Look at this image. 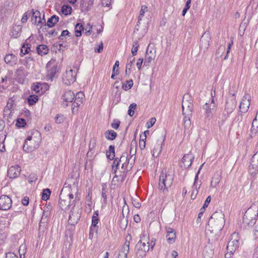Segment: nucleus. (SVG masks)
I'll use <instances>...</instances> for the list:
<instances>
[{
	"label": "nucleus",
	"instance_id": "obj_55",
	"mask_svg": "<svg viewBox=\"0 0 258 258\" xmlns=\"http://www.w3.org/2000/svg\"><path fill=\"white\" fill-rule=\"evenodd\" d=\"M26 125V120L23 118H17V127H24Z\"/></svg>",
	"mask_w": 258,
	"mask_h": 258
},
{
	"label": "nucleus",
	"instance_id": "obj_58",
	"mask_svg": "<svg viewBox=\"0 0 258 258\" xmlns=\"http://www.w3.org/2000/svg\"><path fill=\"white\" fill-rule=\"evenodd\" d=\"M156 120L155 118H154V117L151 118L150 119V121H148L146 124L147 128H149L151 127H152L155 123Z\"/></svg>",
	"mask_w": 258,
	"mask_h": 258
},
{
	"label": "nucleus",
	"instance_id": "obj_27",
	"mask_svg": "<svg viewBox=\"0 0 258 258\" xmlns=\"http://www.w3.org/2000/svg\"><path fill=\"white\" fill-rule=\"evenodd\" d=\"M94 5V0H82L81 8L82 12H87L91 10Z\"/></svg>",
	"mask_w": 258,
	"mask_h": 258
},
{
	"label": "nucleus",
	"instance_id": "obj_4",
	"mask_svg": "<svg viewBox=\"0 0 258 258\" xmlns=\"http://www.w3.org/2000/svg\"><path fill=\"white\" fill-rule=\"evenodd\" d=\"M16 98L15 96L10 98L4 110V117L11 125L13 124L16 120V115L15 113L16 107Z\"/></svg>",
	"mask_w": 258,
	"mask_h": 258
},
{
	"label": "nucleus",
	"instance_id": "obj_14",
	"mask_svg": "<svg viewBox=\"0 0 258 258\" xmlns=\"http://www.w3.org/2000/svg\"><path fill=\"white\" fill-rule=\"evenodd\" d=\"M211 37L209 32H205L202 36L200 40V48L201 51L205 52L207 51L210 46Z\"/></svg>",
	"mask_w": 258,
	"mask_h": 258
},
{
	"label": "nucleus",
	"instance_id": "obj_16",
	"mask_svg": "<svg viewBox=\"0 0 258 258\" xmlns=\"http://www.w3.org/2000/svg\"><path fill=\"white\" fill-rule=\"evenodd\" d=\"M250 103V96L248 94H245L240 102L239 108L240 112L245 113L247 111Z\"/></svg>",
	"mask_w": 258,
	"mask_h": 258
},
{
	"label": "nucleus",
	"instance_id": "obj_25",
	"mask_svg": "<svg viewBox=\"0 0 258 258\" xmlns=\"http://www.w3.org/2000/svg\"><path fill=\"white\" fill-rule=\"evenodd\" d=\"M152 155L157 157L162 151V143L157 141L153 142L152 143Z\"/></svg>",
	"mask_w": 258,
	"mask_h": 258
},
{
	"label": "nucleus",
	"instance_id": "obj_42",
	"mask_svg": "<svg viewBox=\"0 0 258 258\" xmlns=\"http://www.w3.org/2000/svg\"><path fill=\"white\" fill-rule=\"evenodd\" d=\"M191 115H185L184 118L183 126L185 130H187L189 128L191 125V121L190 117Z\"/></svg>",
	"mask_w": 258,
	"mask_h": 258
},
{
	"label": "nucleus",
	"instance_id": "obj_50",
	"mask_svg": "<svg viewBox=\"0 0 258 258\" xmlns=\"http://www.w3.org/2000/svg\"><path fill=\"white\" fill-rule=\"evenodd\" d=\"M38 101V96L36 95H30L28 98V102L31 105L34 104Z\"/></svg>",
	"mask_w": 258,
	"mask_h": 258
},
{
	"label": "nucleus",
	"instance_id": "obj_23",
	"mask_svg": "<svg viewBox=\"0 0 258 258\" xmlns=\"http://www.w3.org/2000/svg\"><path fill=\"white\" fill-rule=\"evenodd\" d=\"M131 240L132 237L131 235L128 234L126 236L125 241L121 248L119 255H123L125 258H127V254L130 250V241Z\"/></svg>",
	"mask_w": 258,
	"mask_h": 258
},
{
	"label": "nucleus",
	"instance_id": "obj_51",
	"mask_svg": "<svg viewBox=\"0 0 258 258\" xmlns=\"http://www.w3.org/2000/svg\"><path fill=\"white\" fill-rule=\"evenodd\" d=\"M139 47V44L138 41H135L133 43L132 49V53L135 56L137 54L138 50Z\"/></svg>",
	"mask_w": 258,
	"mask_h": 258
},
{
	"label": "nucleus",
	"instance_id": "obj_60",
	"mask_svg": "<svg viewBox=\"0 0 258 258\" xmlns=\"http://www.w3.org/2000/svg\"><path fill=\"white\" fill-rule=\"evenodd\" d=\"M55 120L57 123H60L63 121V117L62 115L57 114L55 117Z\"/></svg>",
	"mask_w": 258,
	"mask_h": 258
},
{
	"label": "nucleus",
	"instance_id": "obj_63",
	"mask_svg": "<svg viewBox=\"0 0 258 258\" xmlns=\"http://www.w3.org/2000/svg\"><path fill=\"white\" fill-rule=\"evenodd\" d=\"M21 203L23 205L25 206H27L29 205V199L27 197H25L22 200Z\"/></svg>",
	"mask_w": 258,
	"mask_h": 258
},
{
	"label": "nucleus",
	"instance_id": "obj_26",
	"mask_svg": "<svg viewBox=\"0 0 258 258\" xmlns=\"http://www.w3.org/2000/svg\"><path fill=\"white\" fill-rule=\"evenodd\" d=\"M135 160V156L133 157V155H132L130 159L127 158V161L125 162L124 164H122L121 169L123 170V172H127L133 166Z\"/></svg>",
	"mask_w": 258,
	"mask_h": 258
},
{
	"label": "nucleus",
	"instance_id": "obj_29",
	"mask_svg": "<svg viewBox=\"0 0 258 258\" xmlns=\"http://www.w3.org/2000/svg\"><path fill=\"white\" fill-rule=\"evenodd\" d=\"M167 234L166 235L167 240L169 243H172L175 241V232L174 229L172 228H168L167 230Z\"/></svg>",
	"mask_w": 258,
	"mask_h": 258
},
{
	"label": "nucleus",
	"instance_id": "obj_12",
	"mask_svg": "<svg viewBox=\"0 0 258 258\" xmlns=\"http://www.w3.org/2000/svg\"><path fill=\"white\" fill-rule=\"evenodd\" d=\"M81 217L80 209L79 207H73L71 211L68 222L70 225H74Z\"/></svg>",
	"mask_w": 258,
	"mask_h": 258
},
{
	"label": "nucleus",
	"instance_id": "obj_32",
	"mask_svg": "<svg viewBox=\"0 0 258 258\" xmlns=\"http://www.w3.org/2000/svg\"><path fill=\"white\" fill-rule=\"evenodd\" d=\"M147 9H148L147 7L146 6H142L141 11L140 12V15H139V18H138V23L137 24V25L136 26V27H135V29L136 30H139V24L140 23V21L142 20V18L144 17L145 12H146L147 11Z\"/></svg>",
	"mask_w": 258,
	"mask_h": 258
},
{
	"label": "nucleus",
	"instance_id": "obj_5",
	"mask_svg": "<svg viewBox=\"0 0 258 258\" xmlns=\"http://www.w3.org/2000/svg\"><path fill=\"white\" fill-rule=\"evenodd\" d=\"M173 176L171 174L167 173L166 172L162 171L159 177V189L163 193H166L168 191L173 183Z\"/></svg>",
	"mask_w": 258,
	"mask_h": 258
},
{
	"label": "nucleus",
	"instance_id": "obj_48",
	"mask_svg": "<svg viewBox=\"0 0 258 258\" xmlns=\"http://www.w3.org/2000/svg\"><path fill=\"white\" fill-rule=\"evenodd\" d=\"M126 84H123L122 88L125 91L130 90L133 85V81L132 80L126 81Z\"/></svg>",
	"mask_w": 258,
	"mask_h": 258
},
{
	"label": "nucleus",
	"instance_id": "obj_62",
	"mask_svg": "<svg viewBox=\"0 0 258 258\" xmlns=\"http://www.w3.org/2000/svg\"><path fill=\"white\" fill-rule=\"evenodd\" d=\"M6 258H16V254L14 252L9 251L6 253Z\"/></svg>",
	"mask_w": 258,
	"mask_h": 258
},
{
	"label": "nucleus",
	"instance_id": "obj_31",
	"mask_svg": "<svg viewBox=\"0 0 258 258\" xmlns=\"http://www.w3.org/2000/svg\"><path fill=\"white\" fill-rule=\"evenodd\" d=\"M48 50V47L45 45L41 44L37 47V51L38 54L41 56L47 54Z\"/></svg>",
	"mask_w": 258,
	"mask_h": 258
},
{
	"label": "nucleus",
	"instance_id": "obj_7",
	"mask_svg": "<svg viewBox=\"0 0 258 258\" xmlns=\"http://www.w3.org/2000/svg\"><path fill=\"white\" fill-rule=\"evenodd\" d=\"M46 68L47 70V78L52 80L55 77L56 74L58 72V67L55 60L51 59L46 64Z\"/></svg>",
	"mask_w": 258,
	"mask_h": 258
},
{
	"label": "nucleus",
	"instance_id": "obj_45",
	"mask_svg": "<svg viewBox=\"0 0 258 258\" xmlns=\"http://www.w3.org/2000/svg\"><path fill=\"white\" fill-rule=\"evenodd\" d=\"M119 61L116 60L115 62V64L113 66V69H112V73L111 76V79H114L115 76L118 74V70L117 69L115 70L116 68H118L119 67Z\"/></svg>",
	"mask_w": 258,
	"mask_h": 258
},
{
	"label": "nucleus",
	"instance_id": "obj_52",
	"mask_svg": "<svg viewBox=\"0 0 258 258\" xmlns=\"http://www.w3.org/2000/svg\"><path fill=\"white\" fill-rule=\"evenodd\" d=\"M127 221L124 217L121 218L119 220V226L122 229H125L127 227Z\"/></svg>",
	"mask_w": 258,
	"mask_h": 258
},
{
	"label": "nucleus",
	"instance_id": "obj_37",
	"mask_svg": "<svg viewBox=\"0 0 258 258\" xmlns=\"http://www.w3.org/2000/svg\"><path fill=\"white\" fill-rule=\"evenodd\" d=\"M106 156L110 160H113L115 157V151L114 146L110 145L109 147L108 150L106 151Z\"/></svg>",
	"mask_w": 258,
	"mask_h": 258
},
{
	"label": "nucleus",
	"instance_id": "obj_44",
	"mask_svg": "<svg viewBox=\"0 0 258 258\" xmlns=\"http://www.w3.org/2000/svg\"><path fill=\"white\" fill-rule=\"evenodd\" d=\"M50 194L51 191L49 189L46 188L44 189L42 194V199L44 201H47L49 198Z\"/></svg>",
	"mask_w": 258,
	"mask_h": 258
},
{
	"label": "nucleus",
	"instance_id": "obj_3",
	"mask_svg": "<svg viewBox=\"0 0 258 258\" xmlns=\"http://www.w3.org/2000/svg\"><path fill=\"white\" fill-rule=\"evenodd\" d=\"M224 215L222 211L215 212L209 220L208 227L211 231L221 230L225 224Z\"/></svg>",
	"mask_w": 258,
	"mask_h": 258
},
{
	"label": "nucleus",
	"instance_id": "obj_39",
	"mask_svg": "<svg viewBox=\"0 0 258 258\" xmlns=\"http://www.w3.org/2000/svg\"><path fill=\"white\" fill-rule=\"evenodd\" d=\"M220 176L219 174L215 175L211 181V186L215 188L217 186L220 181Z\"/></svg>",
	"mask_w": 258,
	"mask_h": 258
},
{
	"label": "nucleus",
	"instance_id": "obj_21",
	"mask_svg": "<svg viewBox=\"0 0 258 258\" xmlns=\"http://www.w3.org/2000/svg\"><path fill=\"white\" fill-rule=\"evenodd\" d=\"M84 94L82 92H78L76 94L75 96L74 101L72 103V112L75 113L78 111V107L83 103V102Z\"/></svg>",
	"mask_w": 258,
	"mask_h": 258
},
{
	"label": "nucleus",
	"instance_id": "obj_35",
	"mask_svg": "<svg viewBox=\"0 0 258 258\" xmlns=\"http://www.w3.org/2000/svg\"><path fill=\"white\" fill-rule=\"evenodd\" d=\"M104 136L108 140H113L117 137V134L113 130H107L105 132Z\"/></svg>",
	"mask_w": 258,
	"mask_h": 258
},
{
	"label": "nucleus",
	"instance_id": "obj_33",
	"mask_svg": "<svg viewBox=\"0 0 258 258\" xmlns=\"http://www.w3.org/2000/svg\"><path fill=\"white\" fill-rule=\"evenodd\" d=\"M58 20L59 17L56 15H53L47 20V25L49 28L52 27Z\"/></svg>",
	"mask_w": 258,
	"mask_h": 258
},
{
	"label": "nucleus",
	"instance_id": "obj_40",
	"mask_svg": "<svg viewBox=\"0 0 258 258\" xmlns=\"http://www.w3.org/2000/svg\"><path fill=\"white\" fill-rule=\"evenodd\" d=\"M98 221V213L97 211H96L94 213L92 218V225L91 228H92V227L96 228Z\"/></svg>",
	"mask_w": 258,
	"mask_h": 258
},
{
	"label": "nucleus",
	"instance_id": "obj_24",
	"mask_svg": "<svg viewBox=\"0 0 258 258\" xmlns=\"http://www.w3.org/2000/svg\"><path fill=\"white\" fill-rule=\"evenodd\" d=\"M194 159V156L191 152L184 155L182 159V163L183 164V167L186 168H189L191 166Z\"/></svg>",
	"mask_w": 258,
	"mask_h": 258
},
{
	"label": "nucleus",
	"instance_id": "obj_34",
	"mask_svg": "<svg viewBox=\"0 0 258 258\" xmlns=\"http://www.w3.org/2000/svg\"><path fill=\"white\" fill-rule=\"evenodd\" d=\"M213 255V251L210 247L206 246L203 251L204 258H211Z\"/></svg>",
	"mask_w": 258,
	"mask_h": 258
},
{
	"label": "nucleus",
	"instance_id": "obj_38",
	"mask_svg": "<svg viewBox=\"0 0 258 258\" xmlns=\"http://www.w3.org/2000/svg\"><path fill=\"white\" fill-rule=\"evenodd\" d=\"M8 176L12 179H14L16 177V167L15 166H12L8 170Z\"/></svg>",
	"mask_w": 258,
	"mask_h": 258
},
{
	"label": "nucleus",
	"instance_id": "obj_56",
	"mask_svg": "<svg viewBox=\"0 0 258 258\" xmlns=\"http://www.w3.org/2000/svg\"><path fill=\"white\" fill-rule=\"evenodd\" d=\"M134 61H135V58L133 57V56L130 57L128 59V62L126 64V69H128V70L130 71Z\"/></svg>",
	"mask_w": 258,
	"mask_h": 258
},
{
	"label": "nucleus",
	"instance_id": "obj_19",
	"mask_svg": "<svg viewBox=\"0 0 258 258\" xmlns=\"http://www.w3.org/2000/svg\"><path fill=\"white\" fill-rule=\"evenodd\" d=\"M12 201L11 199L5 195L0 197V210H7L12 206Z\"/></svg>",
	"mask_w": 258,
	"mask_h": 258
},
{
	"label": "nucleus",
	"instance_id": "obj_41",
	"mask_svg": "<svg viewBox=\"0 0 258 258\" xmlns=\"http://www.w3.org/2000/svg\"><path fill=\"white\" fill-rule=\"evenodd\" d=\"M30 50V47L28 43L24 44L21 49L20 55L23 56V55L29 53Z\"/></svg>",
	"mask_w": 258,
	"mask_h": 258
},
{
	"label": "nucleus",
	"instance_id": "obj_36",
	"mask_svg": "<svg viewBox=\"0 0 258 258\" xmlns=\"http://www.w3.org/2000/svg\"><path fill=\"white\" fill-rule=\"evenodd\" d=\"M96 145V140L95 139H91L89 145V151L87 154L88 156L91 155L93 154L94 152L92 151L94 149Z\"/></svg>",
	"mask_w": 258,
	"mask_h": 258
},
{
	"label": "nucleus",
	"instance_id": "obj_59",
	"mask_svg": "<svg viewBox=\"0 0 258 258\" xmlns=\"http://www.w3.org/2000/svg\"><path fill=\"white\" fill-rule=\"evenodd\" d=\"M211 197H210V196H208V197L207 198V199H206V201H205V203H204V204L203 207V208L201 209V210H205V209L206 207H207L208 206V205H209V203H210V201H211Z\"/></svg>",
	"mask_w": 258,
	"mask_h": 258
},
{
	"label": "nucleus",
	"instance_id": "obj_6",
	"mask_svg": "<svg viewBox=\"0 0 258 258\" xmlns=\"http://www.w3.org/2000/svg\"><path fill=\"white\" fill-rule=\"evenodd\" d=\"M258 210L249 208L246 210L243 217V224L245 227H252L256 221Z\"/></svg>",
	"mask_w": 258,
	"mask_h": 258
},
{
	"label": "nucleus",
	"instance_id": "obj_30",
	"mask_svg": "<svg viewBox=\"0 0 258 258\" xmlns=\"http://www.w3.org/2000/svg\"><path fill=\"white\" fill-rule=\"evenodd\" d=\"M5 61L7 64L12 66L16 63V57L13 54H8L5 57Z\"/></svg>",
	"mask_w": 258,
	"mask_h": 258
},
{
	"label": "nucleus",
	"instance_id": "obj_43",
	"mask_svg": "<svg viewBox=\"0 0 258 258\" xmlns=\"http://www.w3.org/2000/svg\"><path fill=\"white\" fill-rule=\"evenodd\" d=\"M83 30L84 27L83 25L80 23L77 24L75 27L76 36L77 37L80 36L81 35L82 31Z\"/></svg>",
	"mask_w": 258,
	"mask_h": 258
},
{
	"label": "nucleus",
	"instance_id": "obj_17",
	"mask_svg": "<svg viewBox=\"0 0 258 258\" xmlns=\"http://www.w3.org/2000/svg\"><path fill=\"white\" fill-rule=\"evenodd\" d=\"M203 109L205 110V115L206 118L210 119L215 114L217 106L214 105H209V103H206L203 106Z\"/></svg>",
	"mask_w": 258,
	"mask_h": 258
},
{
	"label": "nucleus",
	"instance_id": "obj_49",
	"mask_svg": "<svg viewBox=\"0 0 258 258\" xmlns=\"http://www.w3.org/2000/svg\"><path fill=\"white\" fill-rule=\"evenodd\" d=\"M136 108H137V104L135 103H132L130 105L128 110V114L130 116H133L134 115V112H135V110L136 109Z\"/></svg>",
	"mask_w": 258,
	"mask_h": 258
},
{
	"label": "nucleus",
	"instance_id": "obj_2",
	"mask_svg": "<svg viewBox=\"0 0 258 258\" xmlns=\"http://www.w3.org/2000/svg\"><path fill=\"white\" fill-rule=\"evenodd\" d=\"M41 141L40 133L37 130H33L30 132L23 146V150L26 152H31L37 149Z\"/></svg>",
	"mask_w": 258,
	"mask_h": 258
},
{
	"label": "nucleus",
	"instance_id": "obj_20",
	"mask_svg": "<svg viewBox=\"0 0 258 258\" xmlns=\"http://www.w3.org/2000/svg\"><path fill=\"white\" fill-rule=\"evenodd\" d=\"M29 12L31 13V21L33 24L38 25L40 24L43 23V21H44V23L45 22L44 16L42 20L41 19L40 13L38 11H34L32 9Z\"/></svg>",
	"mask_w": 258,
	"mask_h": 258
},
{
	"label": "nucleus",
	"instance_id": "obj_46",
	"mask_svg": "<svg viewBox=\"0 0 258 258\" xmlns=\"http://www.w3.org/2000/svg\"><path fill=\"white\" fill-rule=\"evenodd\" d=\"M72 10V9L71 7H70L69 5H66L62 6V7L61 8V12L63 14L65 15H68L71 13Z\"/></svg>",
	"mask_w": 258,
	"mask_h": 258
},
{
	"label": "nucleus",
	"instance_id": "obj_57",
	"mask_svg": "<svg viewBox=\"0 0 258 258\" xmlns=\"http://www.w3.org/2000/svg\"><path fill=\"white\" fill-rule=\"evenodd\" d=\"M120 122L118 119H114L112 123L111 124V126L112 128L116 130L117 129L120 125Z\"/></svg>",
	"mask_w": 258,
	"mask_h": 258
},
{
	"label": "nucleus",
	"instance_id": "obj_64",
	"mask_svg": "<svg viewBox=\"0 0 258 258\" xmlns=\"http://www.w3.org/2000/svg\"><path fill=\"white\" fill-rule=\"evenodd\" d=\"M69 34V32L67 30H63L62 31L60 36L59 37V39L60 40H63V38L67 36H68Z\"/></svg>",
	"mask_w": 258,
	"mask_h": 258
},
{
	"label": "nucleus",
	"instance_id": "obj_8",
	"mask_svg": "<svg viewBox=\"0 0 258 258\" xmlns=\"http://www.w3.org/2000/svg\"><path fill=\"white\" fill-rule=\"evenodd\" d=\"M190 98V96L188 94H184L183 96L182 108L183 114L184 115H191L193 105Z\"/></svg>",
	"mask_w": 258,
	"mask_h": 258
},
{
	"label": "nucleus",
	"instance_id": "obj_54",
	"mask_svg": "<svg viewBox=\"0 0 258 258\" xmlns=\"http://www.w3.org/2000/svg\"><path fill=\"white\" fill-rule=\"evenodd\" d=\"M127 153H124L121 156L120 158H118V161L120 164H124L125 162L127 161Z\"/></svg>",
	"mask_w": 258,
	"mask_h": 258
},
{
	"label": "nucleus",
	"instance_id": "obj_13",
	"mask_svg": "<svg viewBox=\"0 0 258 258\" xmlns=\"http://www.w3.org/2000/svg\"><path fill=\"white\" fill-rule=\"evenodd\" d=\"M76 78V72L69 68L66 70L65 74L63 75V82L65 84L69 85L75 82Z\"/></svg>",
	"mask_w": 258,
	"mask_h": 258
},
{
	"label": "nucleus",
	"instance_id": "obj_18",
	"mask_svg": "<svg viewBox=\"0 0 258 258\" xmlns=\"http://www.w3.org/2000/svg\"><path fill=\"white\" fill-rule=\"evenodd\" d=\"M203 165H204V164H203L201 166L200 169H199L198 173H197V174L195 176L194 183L192 185V189L191 196H190L191 199L192 200H194L196 198V197L198 195V189L200 188V186L201 185V182L200 181L199 182L198 181V175H199L200 170L201 169Z\"/></svg>",
	"mask_w": 258,
	"mask_h": 258
},
{
	"label": "nucleus",
	"instance_id": "obj_28",
	"mask_svg": "<svg viewBox=\"0 0 258 258\" xmlns=\"http://www.w3.org/2000/svg\"><path fill=\"white\" fill-rule=\"evenodd\" d=\"M238 240H230L228 242L227 249V250L229 251L230 252H233L238 247Z\"/></svg>",
	"mask_w": 258,
	"mask_h": 258
},
{
	"label": "nucleus",
	"instance_id": "obj_47",
	"mask_svg": "<svg viewBox=\"0 0 258 258\" xmlns=\"http://www.w3.org/2000/svg\"><path fill=\"white\" fill-rule=\"evenodd\" d=\"M31 13L29 11L25 12L21 20V24H25L27 22L28 19L31 16Z\"/></svg>",
	"mask_w": 258,
	"mask_h": 258
},
{
	"label": "nucleus",
	"instance_id": "obj_9",
	"mask_svg": "<svg viewBox=\"0 0 258 258\" xmlns=\"http://www.w3.org/2000/svg\"><path fill=\"white\" fill-rule=\"evenodd\" d=\"M149 244L148 242L146 243L140 240L136 245V255L139 258H143L149 250Z\"/></svg>",
	"mask_w": 258,
	"mask_h": 258
},
{
	"label": "nucleus",
	"instance_id": "obj_11",
	"mask_svg": "<svg viewBox=\"0 0 258 258\" xmlns=\"http://www.w3.org/2000/svg\"><path fill=\"white\" fill-rule=\"evenodd\" d=\"M156 56V49L154 47L153 44L150 43L147 47L145 59L144 61V66H148L152 61H153Z\"/></svg>",
	"mask_w": 258,
	"mask_h": 258
},
{
	"label": "nucleus",
	"instance_id": "obj_10",
	"mask_svg": "<svg viewBox=\"0 0 258 258\" xmlns=\"http://www.w3.org/2000/svg\"><path fill=\"white\" fill-rule=\"evenodd\" d=\"M236 100L234 97V94L229 96L226 100L225 111L227 112V115H224V119H226L228 114L231 113L235 109L236 106Z\"/></svg>",
	"mask_w": 258,
	"mask_h": 258
},
{
	"label": "nucleus",
	"instance_id": "obj_22",
	"mask_svg": "<svg viewBox=\"0 0 258 258\" xmlns=\"http://www.w3.org/2000/svg\"><path fill=\"white\" fill-rule=\"evenodd\" d=\"M75 98V94L71 90L66 91L62 96V105L67 107L68 106L69 103L72 102Z\"/></svg>",
	"mask_w": 258,
	"mask_h": 258
},
{
	"label": "nucleus",
	"instance_id": "obj_53",
	"mask_svg": "<svg viewBox=\"0 0 258 258\" xmlns=\"http://www.w3.org/2000/svg\"><path fill=\"white\" fill-rule=\"evenodd\" d=\"M120 165L119 161H118V158H116L114 159L113 165H112V171H114V173H116L117 169L118 168V166Z\"/></svg>",
	"mask_w": 258,
	"mask_h": 258
},
{
	"label": "nucleus",
	"instance_id": "obj_15",
	"mask_svg": "<svg viewBox=\"0 0 258 258\" xmlns=\"http://www.w3.org/2000/svg\"><path fill=\"white\" fill-rule=\"evenodd\" d=\"M258 172V151L252 157L249 166V172L251 175H255Z\"/></svg>",
	"mask_w": 258,
	"mask_h": 258
},
{
	"label": "nucleus",
	"instance_id": "obj_1",
	"mask_svg": "<svg viewBox=\"0 0 258 258\" xmlns=\"http://www.w3.org/2000/svg\"><path fill=\"white\" fill-rule=\"evenodd\" d=\"M78 192V184L74 182L64 187L59 196V206L61 210H66L74 204L75 199L77 198Z\"/></svg>",
	"mask_w": 258,
	"mask_h": 258
},
{
	"label": "nucleus",
	"instance_id": "obj_61",
	"mask_svg": "<svg viewBox=\"0 0 258 258\" xmlns=\"http://www.w3.org/2000/svg\"><path fill=\"white\" fill-rule=\"evenodd\" d=\"M146 139H140V142H139V147L141 149V150H143L146 147Z\"/></svg>",
	"mask_w": 258,
	"mask_h": 258
}]
</instances>
